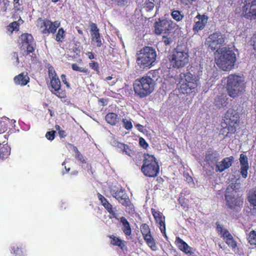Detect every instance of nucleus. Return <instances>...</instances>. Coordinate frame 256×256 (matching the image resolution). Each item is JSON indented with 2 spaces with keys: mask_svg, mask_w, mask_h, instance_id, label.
<instances>
[{
  "mask_svg": "<svg viewBox=\"0 0 256 256\" xmlns=\"http://www.w3.org/2000/svg\"><path fill=\"white\" fill-rule=\"evenodd\" d=\"M222 128L220 130V133L224 136H228H228H226V133L228 132V126L224 125V124H222Z\"/></svg>",
  "mask_w": 256,
  "mask_h": 256,
  "instance_id": "56",
  "label": "nucleus"
},
{
  "mask_svg": "<svg viewBox=\"0 0 256 256\" xmlns=\"http://www.w3.org/2000/svg\"><path fill=\"white\" fill-rule=\"evenodd\" d=\"M38 20L42 22L40 28H42V32L43 34H54L60 26V22L58 20L52 22L47 18L42 20V18Z\"/></svg>",
  "mask_w": 256,
  "mask_h": 256,
  "instance_id": "12",
  "label": "nucleus"
},
{
  "mask_svg": "<svg viewBox=\"0 0 256 256\" xmlns=\"http://www.w3.org/2000/svg\"><path fill=\"white\" fill-rule=\"evenodd\" d=\"M10 148L6 144H0V159L7 158L10 154Z\"/></svg>",
  "mask_w": 256,
  "mask_h": 256,
  "instance_id": "28",
  "label": "nucleus"
},
{
  "mask_svg": "<svg viewBox=\"0 0 256 256\" xmlns=\"http://www.w3.org/2000/svg\"><path fill=\"white\" fill-rule=\"evenodd\" d=\"M243 7L244 16L248 19L256 18V0H246Z\"/></svg>",
  "mask_w": 256,
  "mask_h": 256,
  "instance_id": "13",
  "label": "nucleus"
},
{
  "mask_svg": "<svg viewBox=\"0 0 256 256\" xmlns=\"http://www.w3.org/2000/svg\"><path fill=\"white\" fill-rule=\"evenodd\" d=\"M182 4L184 5H188V4H192L194 1L196 0H180Z\"/></svg>",
  "mask_w": 256,
  "mask_h": 256,
  "instance_id": "61",
  "label": "nucleus"
},
{
  "mask_svg": "<svg viewBox=\"0 0 256 256\" xmlns=\"http://www.w3.org/2000/svg\"><path fill=\"white\" fill-rule=\"evenodd\" d=\"M136 56V62L140 68L148 69L154 66L156 52L152 47L146 46L137 52Z\"/></svg>",
  "mask_w": 256,
  "mask_h": 256,
  "instance_id": "2",
  "label": "nucleus"
},
{
  "mask_svg": "<svg viewBox=\"0 0 256 256\" xmlns=\"http://www.w3.org/2000/svg\"><path fill=\"white\" fill-rule=\"evenodd\" d=\"M140 232L146 244L154 251L158 249L156 241L151 234L150 229L146 224H142L140 226Z\"/></svg>",
  "mask_w": 256,
  "mask_h": 256,
  "instance_id": "10",
  "label": "nucleus"
},
{
  "mask_svg": "<svg viewBox=\"0 0 256 256\" xmlns=\"http://www.w3.org/2000/svg\"><path fill=\"white\" fill-rule=\"evenodd\" d=\"M9 1L8 0H4L3 4L0 7V12H6L8 6H9Z\"/></svg>",
  "mask_w": 256,
  "mask_h": 256,
  "instance_id": "50",
  "label": "nucleus"
},
{
  "mask_svg": "<svg viewBox=\"0 0 256 256\" xmlns=\"http://www.w3.org/2000/svg\"><path fill=\"white\" fill-rule=\"evenodd\" d=\"M127 144H124L114 141V146L117 147L120 150V151L123 154V151L124 150Z\"/></svg>",
  "mask_w": 256,
  "mask_h": 256,
  "instance_id": "46",
  "label": "nucleus"
},
{
  "mask_svg": "<svg viewBox=\"0 0 256 256\" xmlns=\"http://www.w3.org/2000/svg\"><path fill=\"white\" fill-rule=\"evenodd\" d=\"M14 81L16 85L24 86L30 82V78L27 72H22L14 77Z\"/></svg>",
  "mask_w": 256,
  "mask_h": 256,
  "instance_id": "21",
  "label": "nucleus"
},
{
  "mask_svg": "<svg viewBox=\"0 0 256 256\" xmlns=\"http://www.w3.org/2000/svg\"><path fill=\"white\" fill-rule=\"evenodd\" d=\"M58 134L60 138H64L66 136V132L64 130H61L58 132Z\"/></svg>",
  "mask_w": 256,
  "mask_h": 256,
  "instance_id": "62",
  "label": "nucleus"
},
{
  "mask_svg": "<svg viewBox=\"0 0 256 256\" xmlns=\"http://www.w3.org/2000/svg\"><path fill=\"white\" fill-rule=\"evenodd\" d=\"M224 42L222 36L220 33L216 32L209 36V47L212 50H215L216 46Z\"/></svg>",
  "mask_w": 256,
  "mask_h": 256,
  "instance_id": "18",
  "label": "nucleus"
},
{
  "mask_svg": "<svg viewBox=\"0 0 256 256\" xmlns=\"http://www.w3.org/2000/svg\"><path fill=\"white\" fill-rule=\"evenodd\" d=\"M171 15L172 18L178 22L182 20L184 17V14H182L181 12L178 10H173L172 12Z\"/></svg>",
  "mask_w": 256,
  "mask_h": 256,
  "instance_id": "36",
  "label": "nucleus"
},
{
  "mask_svg": "<svg viewBox=\"0 0 256 256\" xmlns=\"http://www.w3.org/2000/svg\"><path fill=\"white\" fill-rule=\"evenodd\" d=\"M90 32L92 41L96 44L97 47H100L102 44L100 36V30L96 24L92 22L90 24Z\"/></svg>",
  "mask_w": 256,
  "mask_h": 256,
  "instance_id": "15",
  "label": "nucleus"
},
{
  "mask_svg": "<svg viewBox=\"0 0 256 256\" xmlns=\"http://www.w3.org/2000/svg\"><path fill=\"white\" fill-rule=\"evenodd\" d=\"M158 224V226L162 233L163 236L167 240L168 238V236L166 234V224H165V219L158 222H156Z\"/></svg>",
  "mask_w": 256,
  "mask_h": 256,
  "instance_id": "40",
  "label": "nucleus"
},
{
  "mask_svg": "<svg viewBox=\"0 0 256 256\" xmlns=\"http://www.w3.org/2000/svg\"><path fill=\"white\" fill-rule=\"evenodd\" d=\"M140 170L146 177H156L160 172V166L156 158L152 154L144 153Z\"/></svg>",
  "mask_w": 256,
  "mask_h": 256,
  "instance_id": "4",
  "label": "nucleus"
},
{
  "mask_svg": "<svg viewBox=\"0 0 256 256\" xmlns=\"http://www.w3.org/2000/svg\"><path fill=\"white\" fill-rule=\"evenodd\" d=\"M108 237L111 239L110 244L112 245L118 246L122 250L127 249V247L126 246V242L113 234L110 235Z\"/></svg>",
  "mask_w": 256,
  "mask_h": 256,
  "instance_id": "24",
  "label": "nucleus"
},
{
  "mask_svg": "<svg viewBox=\"0 0 256 256\" xmlns=\"http://www.w3.org/2000/svg\"><path fill=\"white\" fill-rule=\"evenodd\" d=\"M51 92L60 99L66 98V92L65 90L62 89V87L60 88V89L59 90H58V92H54L51 90Z\"/></svg>",
  "mask_w": 256,
  "mask_h": 256,
  "instance_id": "38",
  "label": "nucleus"
},
{
  "mask_svg": "<svg viewBox=\"0 0 256 256\" xmlns=\"http://www.w3.org/2000/svg\"><path fill=\"white\" fill-rule=\"evenodd\" d=\"M61 77V79H62V82L66 84V87L68 88H70V84L69 82H68L67 81V79H66V74H62L60 76Z\"/></svg>",
  "mask_w": 256,
  "mask_h": 256,
  "instance_id": "53",
  "label": "nucleus"
},
{
  "mask_svg": "<svg viewBox=\"0 0 256 256\" xmlns=\"http://www.w3.org/2000/svg\"><path fill=\"white\" fill-rule=\"evenodd\" d=\"M233 84L245 86L244 78L236 74L230 75L228 77L226 85Z\"/></svg>",
  "mask_w": 256,
  "mask_h": 256,
  "instance_id": "22",
  "label": "nucleus"
},
{
  "mask_svg": "<svg viewBox=\"0 0 256 256\" xmlns=\"http://www.w3.org/2000/svg\"><path fill=\"white\" fill-rule=\"evenodd\" d=\"M139 144L141 147L144 149H146L148 146V144L146 142V140L142 138H140L139 139Z\"/></svg>",
  "mask_w": 256,
  "mask_h": 256,
  "instance_id": "52",
  "label": "nucleus"
},
{
  "mask_svg": "<svg viewBox=\"0 0 256 256\" xmlns=\"http://www.w3.org/2000/svg\"><path fill=\"white\" fill-rule=\"evenodd\" d=\"M154 32L157 35L169 34L172 30V22L166 19H158L154 22Z\"/></svg>",
  "mask_w": 256,
  "mask_h": 256,
  "instance_id": "9",
  "label": "nucleus"
},
{
  "mask_svg": "<svg viewBox=\"0 0 256 256\" xmlns=\"http://www.w3.org/2000/svg\"><path fill=\"white\" fill-rule=\"evenodd\" d=\"M112 196L124 206H128L130 202V200L122 188L113 190L111 192Z\"/></svg>",
  "mask_w": 256,
  "mask_h": 256,
  "instance_id": "14",
  "label": "nucleus"
},
{
  "mask_svg": "<svg viewBox=\"0 0 256 256\" xmlns=\"http://www.w3.org/2000/svg\"><path fill=\"white\" fill-rule=\"evenodd\" d=\"M176 246L180 250L186 254H191L192 253V252L190 251L191 248L180 238H176Z\"/></svg>",
  "mask_w": 256,
  "mask_h": 256,
  "instance_id": "25",
  "label": "nucleus"
},
{
  "mask_svg": "<svg viewBox=\"0 0 256 256\" xmlns=\"http://www.w3.org/2000/svg\"><path fill=\"white\" fill-rule=\"evenodd\" d=\"M20 49L24 50L26 55L32 53L34 51V38L32 34H23L20 37Z\"/></svg>",
  "mask_w": 256,
  "mask_h": 256,
  "instance_id": "8",
  "label": "nucleus"
},
{
  "mask_svg": "<svg viewBox=\"0 0 256 256\" xmlns=\"http://www.w3.org/2000/svg\"><path fill=\"white\" fill-rule=\"evenodd\" d=\"M73 150L76 154L75 158L78 162L82 164H86V158L76 146H73Z\"/></svg>",
  "mask_w": 256,
  "mask_h": 256,
  "instance_id": "32",
  "label": "nucleus"
},
{
  "mask_svg": "<svg viewBox=\"0 0 256 256\" xmlns=\"http://www.w3.org/2000/svg\"><path fill=\"white\" fill-rule=\"evenodd\" d=\"M122 122L124 124V128L127 130H130L132 128V124L130 120H128L126 118H123Z\"/></svg>",
  "mask_w": 256,
  "mask_h": 256,
  "instance_id": "45",
  "label": "nucleus"
},
{
  "mask_svg": "<svg viewBox=\"0 0 256 256\" xmlns=\"http://www.w3.org/2000/svg\"><path fill=\"white\" fill-rule=\"evenodd\" d=\"M178 202L184 208L188 207V204L186 202V198L184 196H180L178 199Z\"/></svg>",
  "mask_w": 256,
  "mask_h": 256,
  "instance_id": "54",
  "label": "nucleus"
},
{
  "mask_svg": "<svg viewBox=\"0 0 256 256\" xmlns=\"http://www.w3.org/2000/svg\"><path fill=\"white\" fill-rule=\"evenodd\" d=\"M48 74L50 80V84L48 85L50 90L54 92H58L60 88L62 87V85L60 80L52 66H50L48 68Z\"/></svg>",
  "mask_w": 256,
  "mask_h": 256,
  "instance_id": "11",
  "label": "nucleus"
},
{
  "mask_svg": "<svg viewBox=\"0 0 256 256\" xmlns=\"http://www.w3.org/2000/svg\"><path fill=\"white\" fill-rule=\"evenodd\" d=\"M87 54L88 58L90 60H92L94 58V56L92 52H88Z\"/></svg>",
  "mask_w": 256,
  "mask_h": 256,
  "instance_id": "64",
  "label": "nucleus"
},
{
  "mask_svg": "<svg viewBox=\"0 0 256 256\" xmlns=\"http://www.w3.org/2000/svg\"><path fill=\"white\" fill-rule=\"evenodd\" d=\"M219 156V154L216 151L209 150V160H210L212 162L216 163Z\"/></svg>",
  "mask_w": 256,
  "mask_h": 256,
  "instance_id": "34",
  "label": "nucleus"
},
{
  "mask_svg": "<svg viewBox=\"0 0 256 256\" xmlns=\"http://www.w3.org/2000/svg\"><path fill=\"white\" fill-rule=\"evenodd\" d=\"M226 244L232 248H235L236 246V242L233 240L232 236L228 237L226 239Z\"/></svg>",
  "mask_w": 256,
  "mask_h": 256,
  "instance_id": "49",
  "label": "nucleus"
},
{
  "mask_svg": "<svg viewBox=\"0 0 256 256\" xmlns=\"http://www.w3.org/2000/svg\"><path fill=\"white\" fill-rule=\"evenodd\" d=\"M168 60L171 68L176 69L184 68L188 62V51L186 50H182L177 46L170 53Z\"/></svg>",
  "mask_w": 256,
  "mask_h": 256,
  "instance_id": "5",
  "label": "nucleus"
},
{
  "mask_svg": "<svg viewBox=\"0 0 256 256\" xmlns=\"http://www.w3.org/2000/svg\"><path fill=\"white\" fill-rule=\"evenodd\" d=\"M248 199L251 206H256V188L249 192Z\"/></svg>",
  "mask_w": 256,
  "mask_h": 256,
  "instance_id": "31",
  "label": "nucleus"
},
{
  "mask_svg": "<svg viewBox=\"0 0 256 256\" xmlns=\"http://www.w3.org/2000/svg\"><path fill=\"white\" fill-rule=\"evenodd\" d=\"M240 173L242 177L246 178L247 177L248 170L249 168L248 159L246 155L241 154L240 158Z\"/></svg>",
  "mask_w": 256,
  "mask_h": 256,
  "instance_id": "19",
  "label": "nucleus"
},
{
  "mask_svg": "<svg viewBox=\"0 0 256 256\" xmlns=\"http://www.w3.org/2000/svg\"><path fill=\"white\" fill-rule=\"evenodd\" d=\"M105 120L107 123L111 126H116L120 122V118L114 112H109L105 116Z\"/></svg>",
  "mask_w": 256,
  "mask_h": 256,
  "instance_id": "27",
  "label": "nucleus"
},
{
  "mask_svg": "<svg viewBox=\"0 0 256 256\" xmlns=\"http://www.w3.org/2000/svg\"><path fill=\"white\" fill-rule=\"evenodd\" d=\"M180 91L183 94L194 96L198 92L196 77L190 72L180 74Z\"/></svg>",
  "mask_w": 256,
  "mask_h": 256,
  "instance_id": "6",
  "label": "nucleus"
},
{
  "mask_svg": "<svg viewBox=\"0 0 256 256\" xmlns=\"http://www.w3.org/2000/svg\"><path fill=\"white\" fill-rule=\"evenodd\" d=\"M66 32L63 28L58 29L56 34V40L58 42H62L65 38Z\"/></svg>",
  "mask_w": 256,
  "mask_h": 256,
  "instance_id": "35",
  "label": "nucleus"
},
{
  "mask_svg": "<svg viewBox=\"0 0 256 256\" xmlns=\"http://www.w3.org/2000/svg\"><path fill=\"white\" fill-rule=\"evenodd\" d=\"M238 184H232L231 185H230L229 186L228 188V190H229L230 188L231 189L233 190H236L238 188Z\"/></svg>",
  "mask_w": 256,
  "mask_h": 256,
  "instance_id": "63",
  "label": "nucleus"
},
{
  "mask_svg": "<svg viewBox=\"0 0 256 256\" xmlns=\"http://www.w3.org/2000/svg\"><path fill=\"white\" fill-rule=\"evenodd\" d=\"M154 6V2L150 1V0H146L144 8L146 11H150L152 10Z\"/></svg>",
  "mask_w": 256,
  "mask_h": 256,
  "instance_id": "44",
  "label": "nucleus"
},
{
  "mask_svg": "<svg viewBox=\"0 0 256 256\" xmlns=\"http://www.w3.org/2000/svg\"><path fill=\"white\" fill-rule=\"evenodd\" d=\"M168 34H166V36H162V42L166 46H169L172 42V38L168 37Z\"/></svg>",
  "mask_w": 256,
  "mask_h": 256,
  "instance_id": "48",
  "label": "nucleus"
},
{
  "mask_svg": "<svg viewBox=\"0 0 256 256\" xmlns=\"http://www.w3.org/2000/svg\"><path fill=\"white\" fill-rule=\"evenodd\" d=\"M4 133H0V144H4L6 142L8 139V136L6 134H3Z\"/></svg>",
  "mask_w": 256,
  "mask_h": 256,
  "instance_id": "58",
  "label": "nucleus"
},
{
  "mask_svg": "<svg viewBox=\"0 0 256 256\" xmlns=\"http://www.w3.org/2000/svg\"><path fill=\"white\" fill-rule=\"evenodd\" d=\"M224 238H228V237H232L231 234L227 230H224V232H220Z\"/></svg>",
  "mask_w": 256,
  "mask_h": 256,
  "instance_id": "60",
  "label": "nucleus"
},
{
  "mask_svg": "<svg viewBox=\"0 0 256 256\" xmlns=\"http://www.w3.org/2000/svg\"><path fill=\"white\" fill-rule=\"evenodd\" d=\"M214 55L217 66L222 70H230L234 65L236 55L232 50L222 47L217 50Z\"/></svg>",
  "mask_w": 256,
  "mask_h": 256,
  "instance_id": "1",
  "label": "nucleus"
},
{
  "mask_svg": "<svg viewBox=\"0 0 256 256\" xmlns=\"http://www.w3.org/2000/svg\"><path fill=\"white\" fill-rule=\"evenodd\" d=\"M232 156L224 158L221 162L216 165V170L222 172L228 168L232 166Z\"/></svg>",
  "mask_w": 256,
  "mask_h": 256,
  "instance_id": "23",
  "label": "nucleus"
},
{
  "mask_svg": "<svg viewBox=\"0 0 256 256\" xmlns=\"http://www.w3.org/2000/svg\"><path fill=\"white\" fill-rule=\"evenodd\" d=\"M127 144H124L114 141V146L117 147L120 150V151L123 154V151L124 150Z\"/></svg>",
  "mask_w": 256,
  "mask_h": 256,
  "instance_id": "47",
  "label": "nucleus"
},
{
  "mask_svg": "<svg viewBox=\"0 0 256 256\" xmlns=\"http://www.w3.org/2000/svg\"><path fill=\"white\" fill-rule=\"evenodd\" d=\"M72 68L74 71L79 72L85 74L84 77L82 76L84 82L86 81V78H90L92 76V74H90V70L88 68L80 67L76 64H72Z\"/></svg>",
  "mask_w": 256,
  "mask_h": 256,
  "instance_id": "26",
  "label": "nucleus"
},
{
  "mask_svg": "<svg viewBox=\"0 0 256 256\" xmlns=\"http://www.w3.org/2000/svg\"><path fill=\"white\" fill-rule=\"evenodd\" d=\"M88 66L92 70L96 71L98 74H100V70L99 64H98V62L94 61H92L90 62L88 64Z\"/></svg>",
  "mask_w": 256,
  "mask_h": 256,
  "instance_id": "42",
  "label": "nucleus"
},
{
  "mask_svg": "<svg viewBox=\"0 0 256 256\" xmlns=\"http://www.w3.org/2000/svg\"><path fill=\"white\" fill-rule=\"evenodd\" d=\"M19 28L20 24L16 21L10 23L7 26V30L11 32L14 30L18 31Z\"/></svg>",
  "mask_w": 256,
  "mask_h": 256,
  "instance_id": "39",
  "label": "nucleus"
},
{
  "mask_svg": "<svg viewBox=\"0 0 256 256\" xmlns=\"http://www.w3.org/2000/svg\"><path fill=\"white\" fill-rule=\"evenodd\" d=\"M12 60L15 61L16 64L18 65L20 63L18 54L16 52H14L12 54Z\"/></svg>",
  "mask_w": 256,
  "mask_h": 256,
  "instance_id": "55",
  "label": "nucleus"
},
{
  "mask_svg": "<svg viewBox=\"0 0 256 256\" xmlns=\"http://www.w3.org/2000/svg\"><path fill=\"white\" fill-rule=\"evenodd\" d=\"M120 222L123 225L122 230L126 236H130L132 234V229L130 224L128 220L124 216L120 218Z\"/></svg>",
  "mask_w": 256,
  "mask_h": 256,
  "instance_id": "29",
  "label": "nucleus"
},
{
  "mask_svg": "<svg viewBox=\"0 0 256 256\" xmlns=\"http://www.w3.org/2000/svg\"><path fill=\"white\" fill-rule=\"evenodd\" d=\"M248 240L250 245H256V230H252L250 232Z\"/></svg>",
  "mask_w": 256,
  "mask_h": 256,
  "instance_id": "37",
  "label": "nucleus"
},
{
  "mask_svg": "<svg viewBox=\"0 0 256 256\" xmlns=\"http://www.w3.org/2000/svg\"><path fill=\"white\" fill-rule=\"evenodd\" d=\"M228 95L232 98H236L244 91L245 86L226 85Z\"/></svg>",
  "mask_w": 256,
  "mask_h": 256,
  "instance_id": "17",
  "label": "nucleus"
},
{
  "mask_svg": "<svg viewBox=\"0 0 256 256\" xmlns=\"http://www.w3.org/2000/svg\"><path fill=\"white\" fill-rule=\"evenodd\" d=\"M20 252V248L18 246H13L12 248L11 252L17 254Z\"/></svg>",
  "mask_w": 256,
  "mask_h": 256,
  "instance_id": "59",
  "label": "nucleus"
},
{
  "mask_svg": "<svg viewBox=\"0 0 256 256\" xmlns=\"http://www.w3.org/2000/svg\"><path fill=\"white\" fill-rule=\"evenodd\" d=\"M55 134L56 132L54 130L48 132L46 133V137L48 140H52L55 138Z\"/></svg>",
  "mask_w": 256,
  "mask_h": 256,
  "instance_id": "51",
  "label": "nucleus"
},
{
  "mask_svg": "<svg viewBox=\"0 0 256 256\" xmlns=\"http://www.w3.org/2000/svg\"><path fill=\"white\" fill-rule=\"evenodd\" d=\"M155 82L150 76H144L135 80L133 84L135 94L144 98L151 94L154 89Z\"/></svg>",
  "mask_w": 256,
  "mask_h": 256,
  "instance_id": "3",
  "label": "nucleus"
},
{
  "mask_svg": "<svg viewBox=\"0 0 256 256\" xmlns=\"http://www.w3.org/2000/svg\"><path fill=\"white\" fill-rule=\"evenodd\" d=\"M11 121L8 118H4L0 120V133H4L11 123Z\"/></svg>",
  "mask_w": 256,
  "mask_h": 256,
  "instance_id": "30",
  "label": "nucleus"
},
{
  "mask_svg": "<svg viewBox=\"0 0 256 256\" xmlns=\"http://www.w3.org/2000/svg\"><path fill=\"white\" fill-rule=\"evenodd\" d=\"M98 196L99 200L100 201V202L102 206L104 204L108 202V200L100 194L98 193Z\"/></svg>",
  "mask_w": 256,
  "mask_h": 256,
  "instance_id": "57",
  "label": "nucleus"
},
{
  "mask_svg": "<svg viewBox=\"0 0 256 256\" xmlns=\"http://www.w3.org/2000/svg\"><path fill=\"white\" fill-rule=\"evenodd\" d=\"M151 211L156 223L158 222L165 219L164 216L162 212L158 211H156L154 208H152Z\"/></svg>",
  "mask_w": 256,
  "mask_h": 256,
  "instance_id": "33",
  "label": "nucleus"
},
{
  "mask_svg": "<svg viewBox=\"0 0 256 256\" xmlns=\"http://www.w3.org/2000/svg\"><path fill=\"white\" fill-rule=\"evenodd\" d=\"M103 206L108 210V212L112 216H110V218H116V214L112 210V206L108 202L104 204Z\"/></svg>",
  "mask_w": 256,
  "mask_h": 256,
  "instance_id": "41",
  "label": "nucleus"
},
{
  "mask_svg": "<svg viewBox=\"0 0 256 256\" xmlns=\"http://www.w3.org/2000/svg\"><path fill=\"white\" fill-rule=\"evenodd\" d=\"M208 18L205 15L198 14L195 18V24L193 26L192 30L194 33L198 32L202 30L207 22Z\"/></svg>",
  "mask_w": 256,
  "mask_h": 256,
  "instance_id": "16",
  "label": "nucleus"
},
{
  "mask_svg": "<svg viewBox=\"0 0 256 256\" xmlns=\"http://www.w3.org/2000/svg\"><path fill=\"white\" fill-rule=\"evenodd\" d=\"M226 200L228 206L231 209L234 208L236 206H238L242 204V201L240 199H236L234 195L229 192H226L225 196Z\"/></svg>",
  "mask_w": 256,
  "mask_h": 256,
  "instance_id": "20",
  "label": "nucleus"
},
{
  "mask_svg": "<svg viewBox=\"0 0 256 256\" xmlns=\"http://www.w3.org/2000/svg\"><path fill=\"white\" fill-rule=\"evenodd\" d=\"M239 122V114L234 109H229L225 114L224 119V124L228 126V132L226 133V136L228 134H232L236 131V128L238 126Z\"/></svg>",
  "mask_w": 256,
  "mask_h": 256,
  "instance_id": "7",
  "label": "nucleus"
},
{
  "mask_svg": "<svg viewBox=\"0 0 256 256\" xmlns=\"http://www.w3.org/2000/svg\"><path fill=\"white\" fill-rule=\"evenodd\" d=\"M123 154H126L130 157H132L136 155V152L128 145H126L123 151Z\"/></svg>",
  "mask_w": 256,
  "mask_h": 256,
  "instance_id": "43",
  "label": "nucleus"
}]
</instances>
